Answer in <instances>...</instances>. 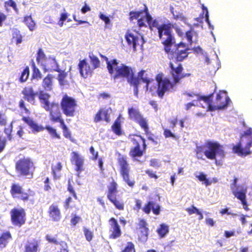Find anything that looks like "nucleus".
<instances>
[{"label": "nucleus", "instance_id": "nucleus-1", "mask_svg": "<svg viewBox=\"0 0 252 252\" xmlns=\"http://www.w3.org/2000/svg\"><path fill=\"white\" fill-rule=\"evenodd\" d=\"M107 68L114 80L120 78H126L127 83L136 78L134 72L131 67L124 63H120L116 59L109 60L105 57Z\"/></svg>", "mask_w": 252, "mask_h": 252}, {"label": "nucleus", "instance_id": "nucleus-2", "mask_svg": "<svg viewBox=\"0 0 252 252\" xmlns=\"http://www.w3.org/2000/svg\"><path fill=\"white\" fill-rule=\"evenodd\" d=\"M213 94H211L207 96H198V99L200 100H203L205 105H201L204 107H207L210 111L213 112L217 110H223L226 108L230 102L231 100L227 95V92L225 91H220L217 94L216 98V105L212 104Z\"/></svg>", "mask_w": 252, "mask_h": 252}, {"label": "nucleus", "instance_id": "nucleus-3", "mask_svg": "<svg viewBox=\"0 0 252 252\" xmlns=\"http://www.w3.org/2000/svg\"><path fill=\"white\" fill-rule=\"evenodd\" d=\"M196 153L197 158H199V154L204 153L207 158L215 159L216 164H219L217 157L222 159L225 156L223 146L217 142L212 141H208L204 146H197Z\"/></svg>", "mask_w": 252, "mask_h": 252}, {"label": "nucleus", "instance_id": "nucleus-4", "mask_svg": "<svg viewBox=\"0 0 252 252\" xmlns=\"http://www.w3.org/2000/svg\"><path fill=\"white\" fill-rule=\"evenodd\" d=\"M252 146V128H249L241 136V140L236 145H233L232 150L234 153L242 157H245L251 153Z\"/></svg>", "mask_w": 252, "mask_h": 252}, {"label": "nucleus", "instance_id": "nucleus-5", "mask_svg": "<svg viewBox=\"0 0 252 252\" xmlns=\"http://www.w3.org/2000/svg\"><path fill=\"white\" fill-rule=\"evenodd\" d=\"M128 113L130 119L138 123L144 130L148 136V139L157 144V142L155 141L152 136L149 135V126L146 119L143 117L138 110L133 107L128 108Z\"/></svg>", "mask_w": 252, "mask_h": 252}, {"label": "nucleus", "instance_id": "nucleus-6", "mask_svg": "<svg viewBox=\"0 0 252 252\" xmlns=\"http://www.w3.org/2000/svg\"><path fill=\"white\" fill-rule=\"evenodd\" d=\"M33 163L29 158H20L17 161V171L19 176H25L27 179L33 177V171L32 170Z\"/></svg>", "mask_w": 252, "mask_h": 252}, {"label": "nucleus", "instance_id": "nucleus-7", "mask_svg": "<svg viewBox=\"0 0 252 252\" xmlns=\"http://www.w3.org/2000/svg\"><path fill=\"white\" fill-rule=\"evenodd\" d=\"M156 80L158 83L157 93L158 96L160 98H162L164 94L174 86V84L168 78L164 77L162 73L158 74L156 77Z\"/></svg>", "mask_w": 252, "mask_h": 252}, {"label": "nucleus", "instance_id": "nucleus-8", "mask_svg": "<svg viewBox=\"0 0 252 252\" xmlns=\"http://www.w3.org/2000/svg\"><path fill=\"white\" fill-rule=\"evenodd\" d=\"M76 105L75 100L66 94L63 96L61 102L63 112L67 117L74 116Z\"/></svg>", "mask_w": 252, "mask_h": 252}, {"label": "nucleus", "instance_id": "nucleus-9", "mask_svg": "<svg viewBox=\"0 0 252 252\" xmlns=\"http://www.w3.org/2000/svg\"><path fill=\"white\" fill-rule=\"evenodd\" d=\"M118 162L121 166V174L123 177L124 181L129 187H133L134 182L130 181L129 179V169L126 158L123 157H120L118 158Z\"/></svg>", "mask_w": 252, "mask_h": 252}, {"label": "nucleus", "instance_id": "nucleus-10", "mask_svg": "<svg viewBox=\"0 0 252 252\" xmlns=\"http://www.w3.org/2000/svg\"><path fill=\"white\" fill-rule=\"evenodd\" d=\"M71 156V162L75 165V170L77 172V176L79 177L80 173L84 170V158L76 152H72Z\"/></svg>", "mask_w": 252, "mask_h": 252}, {"label": "nucleus", "instance_id": "nucleus-11", "mask_svg": "<svg viewBox=\"0 0 252 252\" xmlns=\"http://www.w3.org/2000/svg\"><path fill=\"white\" fill-rule=\"evenodd\" d=\"M130 19L137 20V25L140 29L143 28H147V25L146 23V13H145L144 9L137 11H130L129 12Z\"/></svg>", "mask_w": 252, "mask_h": 252}, {"label": "nucleus", "instance_id": "nucleus-12", "mask_svg": "<svg viewBox=\"0 0 252 252\" xmlns=\"http://www.w3.org/2000/svg\"><path fill=\"white\" fill-rule=\"evenodd\" d=\"M139 36L142 40V44H143V36L137 32L128 31L125 35L127 44L128 45H132L134 50H136L137 45L139 44Z\"/></svg>", "mask_w": 252, "mask_h": 252}, {"label": "nucleus", "instance_id": "nucleus-13", "mask_svg": "<svg viewBox=\"0 0 252 252\" xmlns=\"http://www.w3.org/2000/svg\"><path fill=\"white\" fill-rule=\"evenodd\" d=\"M47 111L50 112V119L54 123L59 122L61 124L62 121L64 120L62 118L61 113L60 111L59 104L53 102L51 104V107L49 110Z\"/></svg>", "mask_w": 252, "mask_h": 252}, {"label": "nucleus", "instance_id": "nucleus-14", "mask_svg": "<svg viewBox=\"0 0 252 252\" xmlns=\"http://www.w3.org/2000/svg\"><path fill=\"white\" fill-rule=\"evenodd\" d=\"M45 72L48 71H59V65L54 56H49L45 62L41 63Z\"/></svg>", "mask_w": 252, "mask_h": 252}, {"label": "nucleus", "instance_id": "nucleus-15", "mask_svg": "<svg viewBox=\"0 0 252 252\" xmlns=\"http://www.w3.org/2000/svg\"><path fill=\"white\" fill-rule=\"evenodd\" d=\"M170 67L171 68L170 72L175 83H178L183 77L189 75V74H188L185 76L182 74L183 67L181 63H178L177 66H175L172 63H170Z\"/></svg>", "mask_w": 252, "mask_h": 252}, {"label": "nucleus", "instance_id": "nucleus-16", "mask_svg": "<svg viewBox=\"0 0 252 252\" xmlns=\"http://www.w3.org/2000/svg\"><path fill=\"white\" fill-rule=\"evenodd\" d=\"M142 210L147 214H149L151 210H152L153 213L155 215H158L160 212V206L154 201H149L145 204Z\"/></svg>", "mask_w": 252, "mask_h": 252}, {"label": "nucleus", "instance_id": "nucleus-17", "mask_svg": "<svg viewBox=\"0 0 252 252\" xmlns=\"http://www.w3.org/2000/svg\"><path fill=\"white\" fill-rule=\"evenodd\" d=\"M78 66L80 73L84 78H86L88 75L91 74L94 70L85 60L80 61Z\"/></svg>", "mask_w": 252, "mask_h": 252}, {"label": "nucleus", "instance_id": "nucleus-18", "mask_svg": "<svg viewBox=\"0 0 252 252\" xmlns=\"http://www.w3.org/2000/svg\"><path fill=\"white\" fill-rule=\"evenodd\" d=\"M173 28L174 25L170 23L161 24L158 31L159 38L162 39L163 35L167 36L171 34L172 29Z\"/></svg>", "mask_w": 252, "mask_h": 252}, {"label": "nucleus", "instance_id": "nucleus-19", "mask_svg": "<svg viewBox=\"0 0 252 252\" xmlns=\"http://www.w3.org/2000/svg\"><path fill=\"white\" fill-rule=\"evenodd\" d=\"M109 222H110L111 228L113 229L112 233L110 237L113 239H116L121 235V230L120 225L117 220L114 218H111L109 220Z\"/></svg>", "mask_w": 252, "mask_h": 252}, {"label": "nucleus", "instance_id": "nucleus-20", "mask_svg": "<svg viewBox=\"0 0 252 252\" xmlns=\"http://www.w3.org/2000/svg\"><path fill=\"white\" fill-rule=\"evenodd\" d=\"M144 11L146 13V20L147 23L151 30H153L154 27L156 28L158 30V28L160 27L158 21L155 19L154 20L151 15L149 13L148 8L146 5H144Z\"/></svg>", "mask_w": 252, "mask_h": 252}, {"label": "nucleus", "instance_id": "nucleus-21", "mask_svg": "<svg viewBox=\"0 0 252 252\" xmlns=\"http://www.w3.org/2000/svg\"><path fill=\"white\" fill-rule=\"evenodd\" d=\"M50 97V95L43 92H40L38 95V98L40 102L42 105V107L45 110H49L51 107V104L49 101V99Z\"/></svg>", "mask_w": 252, "mask_h": 252}, {"label": "nucleus", "instance_id": "nucleus-22", "mask_svg": "<svg viewBox=\"0 0 252 252\" xmlns=\"http://www.w3.org/2000/svg\"><path fill=\"white\" fill-rule=\"evenodd\" d=\"M22 120L31 127L34 132H37L43 129V127L41 126H39L29 117H23Z\"/></svg>", "mask_w": 252, "mask_h": 252}, {"label": "nucleus", "instance_id": "nucleus-23", "mask_svg": "<svg viewBox=\"0 0 252 252\" xmlns=\"http://www.w3.org/2000/svg\"><path fill=\"white\" fill-rule=\"evenodd\" d=\"M238 179L235 178L233 180V182L230 185V188L232 190V193L234 196H237L241 193L247 192V189L244 186H238L237 185Z\"/></svg>", "mask_w": 252, "mask_h": 252}, {"label": "nucleus", "instance_id": "nucleus-24", "mask_svg": "<svg viewBox=\"0 0 252 252\" xmlns=\"http://www.w3.org/2000/svg\"><path fill=\"white\" fill-rule=\"evenodd\" d=\"M49 216L54 221H59L61 218L60 210L57 205L52 204L49 209Z\"/></svg>", "mask_w": 252, "mask_h": 252}, {"label": "nucleus", "instance_id": "nucleus-25", "mask_svg": "<svg viewBox=\"0 0 252 252\" xmlns=\"http://www.w3.org/2000/svg\"><path fill=\"white\" fill-rule=\"evenodd\" d=\"M162 43L164 46V50L166 53L172 52L171 47L175 43V40L172 34L167 35L166 39L163 41Z\"/></svg>", "mask_w": 252, "mask_h": 252}, {"label": "nucleus", "instance_id": "nucleus-26", "mask_svg": "<svg viewBox=\"0 0 252 252\" xmlns=\"http://www.w3.org/2000/svg\"><path fill=\"white\" fill-rule=\"evenodd\" d=\"M189 48H187L185 50H177L175 53H173V56H175V59L178 62L183 61L186 58L188 57L189 54L188 51L189 50Z\"/></svg>", "mask_w": 252, "mask_h": 252}, {"label": "nucleus", "instance_id": "nucleus-27", "mask_svg": "<svg viewBox=\"0 0 252 252\" xmlns=\"http://www.w3.org/2000/svg\"><path fill=\"white\" fill-rule=\"evenodd\" d=\"M26 221V213L24 209H17V226H21Z\"/></svg>", "mask_w": 252, "mask_h": 252}, {"label": "nucleus", "instance_id": "nucleus-28", "mask_svg": "<svg viewBox=\"0 0 252 252\" xmlns=\"http://www.w3.org/2000/svg\"><path fill=\"white\" fill-rule=\"evenodd\" d=\"M143 154V151L140 149V144L136 142V146L132 148L130 151L129 155L131 157L133 158L135 160L140 161V160L136 159L137 157H140Z\"/></svg>", "mask_w": 252, "mask_h": 252}, {"label": "nucleus", "instance_id": "nucleus-29", "mask_svg": "<svg viewBox=\"0 0 252 252\" xmlns=\"http://www.w3.org/2000/svg\"><path fill=\"white\" fill-rule=\"evenodd\" d=\"M111 128L113 132L117 135L120 136L122 135L123 130L122 129L121 122L119 117L117 118L115 121Z\"/></svg>", "mask_w": 252, "mask_h": 252}, {"label": "nucleus", "instance_id": "nucleus-30", "mask_svg": "<svg viewBox=\"0 0 252 252\" xmlns=\"http://www.w3.org/2000/svg\"><path fill=\"white\" fill-rule=\"evenodd\" d=\"M53 75L51 74H48L45 77L42 82V86L44 89L47 91H50L52 89L53 86Z\"/></svg>", "mask_w": 252, "mask_h": 252}, {"label": "nucleus", "instance_id": "nucleus-31", "mask_svg": "<svg viewBox=\"0 0 252 252\" xmlns=\"http://www.w3.org/2000/svg\"><path fill=\"white\" fill-rule=\"evenodd\" d=\"M195 177L200 182H202L206 186H210L211 182L207 178V175L203 172H196L194 173Z\"/></svg>", "mask_w": 252, "mask_h": 252}, {"label": "nucleus", "instance_id": "nucleus-32", "mask_svg": "<svg viewBox=\"0 0 252 252\" xmlns=\"http://www.w3.org/2000/svg\"><path fill=\"white\" fill-rule=\"evenodd\" d=\"M11 238L9 232H2L0 231V249L5 247L8 240Z\"/></svg>", "mask_w": 252, "mask_h": 252}, {"label": "nucleus", "instance_id": "nucleus-33", "mask_svg": "<svg viewBox=\"0 0 252 252\" xmlns=\"http://www.w3.org/2000/svg\"><path fill=\"white\" fill-rule=\"evenodd\" d=\"M37 242H28L25 245V252H37L38 248Z\"/></svg>", "mask_w": 252, "mask_h": 252}, {"label": "nucleus", "instance_id": "nucleus-34", "mask_svg": "<svg viewBox=\"0 0 252 252\" xmlns=\"http://www.w3.org/2000/svg\"><path fill=\"white\" fill-rule=\"evenodd\" d=\"M29 196L27 193L23 191L22 188L17 184V198L25 201L28 200Z\"/></svg>", "mask_w": 252, "mask_h": 252}, {"label": "nucleus", "instance_id": "nucleus-35", "mask_svg": "<svg viewBox=\"0 0 252 252\" xmlns=\"http://www.w3.org/2000/svg\"><path fill=\"white\" fill-rule=\"evenodd\" d=\"M117 184L115 182H112L110 187L108 188V192L107 194L108 199L113 198V197L116 196Z\"/></svg>", "mask_w": 252, "mask_h": 252}, {"label": "nucleus", "instance_id": "nucleus-36", "mask_svg": "<svg viewBox=\"0 0 252 252\" xmlns=\"http://www.w3.org/2000/svg\"><path fill=\"white\" fill-rule=\"evenodd\" d=\"M157 231L160 238H164L169 232V227L165 223H162Z\"/></svg>", "mask_w": 252, "mask_h": 252}, {"label": "nucleus", "instance_id": "nucleus-37", "mask_svg": "<svg viewBox=\"0 0 252 252\" xmlns=\"http://www.w3.org/2000/svg\"><path fill=\"white\" fill-rule=\"evenodd\" d=\"M186 210L188 212L189 215L193 214H196L198 215L199 220H201L203 219V216L201 212L194 205H192L190 208H187Z\"/></svg>", "mask_w": 252, "mask_h": 252}, {"label": "nucleus", "instance_id": "nucleus-38", "mask_svg": "<svg viewBox=\"0 0 252 252\" xmlns=\"http://www.w3.org/2000/svg\"><path fill=\"white\" fill-rule=\"evenodd\" d=\"M32 80H39L42 78V74L39 69L36 67L34 63L32 64Z\"/></svg>", "mask_w": 252, "mask_h": 252}, {"label": "nucleus", "instance_id": "nucleus-39", "mask_svg": "<svg viewBox=\"0 0 252 252\" xmlns=\"http://www.w3.org/2000/svg\"><path fill=\"white\" fill-rule=\"evenodd\" d=\"M246 193L247 192H244L243 193H241L239 195L235 196V197L241 201L244 209L246 211H248L249 210V208L247 201L246 200Z\"/></svg>", "mask_w": 252, "mask_h": 252}, {"label": "nucleus", "instance_id": "nucleus-40", "mask_svg": "<svg viewBox=\"0 0 252 252\" xmlns=\"http://www.w3.org/2000/svg\"><path fill=\"white\" fill-rule=\"evenodd\" d=\"M140 233L139 235V239L143 243L147 241L148 236V228H143L140 229Z\"/></svg>", "mask_w": 252, "mask_h": 252}, {"label": "nucleus", "instance_id": "nucleus-41", "mask_svg": "<svg viewBox=\"0 0 252 252\" xmlns=\"http://www.w3.org/2000/svg\"><path fill=\"white\" fill-rule=\"evenodd\" d=\"M24 21L30 31H32L34 29L35 23L31 16L25 17Z\"/></svg>", "mask_w": 252, "mask_h": 252}, {"label": "nucleus", "instance_id": "nucleus-42", "mask_svg": "<svg viewBox=\"0 0 252 252\" xmlns=\"http://www.w3.org/2000/svg\"><path fill=\"white\" fill-rule=\"evenodd\" d=\"M128 83H129L130 86H133L134 94L137 96L138 94V87L140 84L139 79L136 77L131 81L128 82Z\"/></svg>", "mask_w": 252, "mask_h": 252}, {"label": "nucleus", "instance_id": "nucleus-43", "mask_svg": "<svg viewBox=\"0 0 252 252\" xmlns=\"http://www.w3.org/2000/svg\"><path fill=\"white\" fill-rule=\"evenodd\" d=\"M48 57H47L43 50L39 48L37 52L36 61L38 63L45 62Z\"/></svg>", "mask_w": 252, "mask_h": 252}, {"label": "nucleus", "instance_id": "nucleus-44", "mask_svg": "<svg viewBox=\"0 0 252 252\" xmlns=\"http://www.w3.org/2000/svg\"><path fill=\"white\" fill-rule=\"evenodd\" d=\"M30 75V69L28 66H26L23 71L19 78V81L21 83L25 82L29 78Z\"/></svg>", "mask_w": 252, "mask_h": 252}, {"label": "nucleus", "instance_id": "nucleus-45", "mask_svg": "<svg viewBox=\"0 0 252 252\" xmlns=\"http://www.w3.org/2000/svg\"><path fill=\"white\" fill-rule=\"evenodd\" d=\"M89 57L91 60V64L93 65V69L98 67L100 65V61L98 58L93 54H90Z\"/></svg>", "mask_w": 252, "mask_h": 252}, {"label": "nucleus", "instance_id": "nucleus-46", "mask_svg": "<svg viewBox=\"0 0 252 252\" xmlns=\"http://www.w3.org/2000/svg\"><path fill=\"white\" fill-rule=\"evenodd\" d=\"M108 199L114 205L117 209L120 210L124 209V204L117 200L116 196L113 197V198Z\"/></svg>", "mask_w": 252, "mask_h": 252}, {"label": "nucleus", "instance_id": "nucleus-47", "mask_svg": "<svg viewBox=\"0 0 252 252\" xmlns=\"http://www.w3.org/2000/svg\"><path fill=\"white\" fill-rule=\"evenodd\" d=\"M46 129H47V130L52 136V137L57 138L58 139H60V136L59 134L57 133L55 128L51 126H46Z\"/></svg>", "mask_w": 252, "mask_h": 252}, {"label": "nucleus", "instance_id": "nucleus-48", "mask_svg": "<svg viewBox=\"0 0 252 252\" xmlns=\"http://www.w3.org/2000/svg\"><path fill=\"white\" fill-rule=\"evenodd\" d=\"M61 127L63 129V135L66 138H69L71 136V134L68 127L66 126L64 121H62L61 124H60Z\"/></svg>", "mask_w": 252, "mask_h": 252}, {"label": "nucleus", "instance_id": "nucleus-49", "mask_svg": "<svg viewBox=\"0 0 252 252\" xmlns=\"http://www.w3.org/2000/svg\"><path fill=\"white\" fill-rule=\"evenodd\" d=\"M19 106L22 114H30L29 110L26 107L25 102L23 100H21L19 103Z\"/></svg>", "mask_w": 252, "mask_h": 252}, {"label": "nucleus", "instance_id": "nucleus-50", "mask_svg": "<svg viewBox=\"0 0 252 252\" xmlns=\"http://www.w3.org/2000/svg\"><path fill=\"white\" fill-rule=\"evenodd\" d=\"M83 231L86 240L90 242L93 237V232L85 227H84Z\"/></svg>", "mask_w": 252, "mask_h": 252}, {"label": "nucleus", "instance_id": "nucleus-51", "mask_svg": "<svg viewBox=\"0 0 252 252\" xmlns=\"http://www.w3.org/2000/svg\"><path fill=\"white\" fill-rule=\"evenodd\" d=\"M121 252H135L134 245L132 242H128Z\"/></svg>", "mask_w": 252, "mask_h": 252}, {"label": "nucleus", "instance_id": "nucleus-52", "mask_svg": "<svg viewBox=\"0 0 252 252\" xmlns=\"http://www.w3.org/2000/svg\"><path fill=\"white\" fill-rule=\"evenodd\" d=\"M99 17L101 20H102L105 23L106 26L110 24L111 20L110 18L108 16L105 15L104 14L102 13H100L99 15Z\"/></svg>", "mask_w": 252, "mask_h": 252}, {"label": "nucleus", "instance_id": "nucleus-53", "mask_svg": "<svg viewBox=\"0 0 252 252\" xmlns=\"http://www.w3.org/2000/svg\"><path fill=\"white\" fill-rule=\"evenodd\" d=\"M35 93L32 87H26L22 91V94H24V98L27 96L28 95H31V94Z\"/></svg>", "mask_w": 252, "mask_h": 252}, {"label": "nucleus", "instance_id": "nucleus-54", "mask_svg": "<svg viewBox=\"0 0 252 252\" xmlns=\"http://www.w3.org/2000/svg\"><path fill=\"white\" fill-rule=\"evenodd\" d=\"M5 7L7 10H10V9L12 8L14 10H16V4L15 2L10 0L5 2Z\"/></svg>", "mask_w": 252, "mask_h": 252}, {"label": "nucleus", "instance_id": "nucleus-55", "mask_svg": "<svg viewBox=\"0 0 252 252\" xmlns=\"http://www.w3.org/2000/svg\"><path fill=\"white\" fill-rule=\"evenodd\" d=\"M37 93L35 92L32 94H31V95H28L27 96L24 97V98L31 103L34 104L35 102V97L36 95H37Z\"/></svg>", "mask_w": 252, "mask_h": 252}, {"label": "nucleus", "instance_id": "nucleus-56", "mask_svg": "<svg viewBox=\"0 0 252 252\" xmlns=\"http://www.w3.org/2000/svg\"><path fill=\"white\" fill-rule=\"evenodd\" d=\"M59 72L58 75V80L60 83H62L63 81L64 80V78L66 77V73L64 72L63 70H62L61 69H60L59 71H57Z\"/></svg>", "mask_w": 252, "mask_h": 252}, {"label": "nucleus", "instance_id": "nucleus-57", "mask_svg": "<svg viewBox=\"0 0 252 252\" xmlns=\"http://www.w3.org/2000/svg\"><path fill=\"white\" fill-rule=\"evenodd\" d=\"M46 239L49 243H53L56 245L59 244V242L58 241L56 238L54 237H52L50 235H47L46 236Z\"/></svg>", "mask_w": 252, "mask_h": 252}, {"label": "nucleus", "instance_id": "nucleus-58", "mask_svg": "<svg viewBox=\"0 0 252 252\" xmlns=\"http://www.w3.org/2000/svg\"><path fill=\"white\" fill-rule=\"evenodd\" d=\"M6 143V139L5 137L0 135V153L4 149Z\"/></svg>", "mask_w": 252, "mask_h": 252}, {"label": "nucleus", "instance_id": "nucleus-59", "mask_svg": "<svg viewBox=\"0 0 252 252\" xmlns=\"http://www.w3.org/2000/svg\"><path fill=\"white\" fill-rule=\"evenodd\" d=\"M150 165L154 168H157L160 166V163L157 159H152L150 161Z\"/></svg>", "mask_w": 252, "mask_h": 252}, {"label": "nucleus", "instance_id": "nucleus-60", "mask_svg": "<svg viewBox=\"0 0 252 252\" xmlns=\"http://www.w3.org/2000/svg\"><path fill=\"white\" fill-rule=\"evenodd\" d=\"M164 135L165 137H173V138H175V135L174 133H173L169 129H164Z\"/></svg>", "mask_w": 252, "mask_h": 252}, {"label": "nucleus", "instance_id": "nucleus-61", "mask_svg": "<svg viewBox=\"0 0 252 252\" xmlns=\"http://www.w3.org/2000/svg\"><path fill=\"white\" fill-rule=\"evenodd\" d=\"M104 111H102L100 110L95 115V118H94V122L95 123H97L98 122H100L102 120L101 117V114H103V112Z\"/></svg>", "mask_w": 252, "mask_h": 252}, {"label": "nucleus", "instance_id": "nucleus-62", "mask_svg": "<svg viewBox=\"0 0 252 252\" xmlns=\"http://www.w3.org/2000/svg\"><path fill=\"white\" fill-rule=\"evenodd\" d=\"M81 218L79 216L75 215L70 220L72 225L75 226L80 220Z\"/></svg>", "mask_w": 252, "mask_h": 252}, {"label": "nucleus", "instance_id": "nucleus-63", "mask_svg": "<svg viewBox=\"0 0 252 252\" xmlns=\"http://www.w3.org/2000/svg\"><path fill=\"white\" fill-rule=\"evenodd\" d=\"M186 38L188 42L191 44L192 42V34L190 31H188L186 33Z\"/></svg>", "mask_w": 252, "mask_h": 252}, {"label": "nucleus", "instance_id": "nucleus-64", "mask_svg": "<svg viewBox=\"0 0 252 252\" xmlns=\"http://www.w3.org/2000/svg\"><path fill=\"white\" fill-rule=\"evenodd\" d=\"M11 220L14 224L16 223V209H13L11 211Z\"/></svg>", "mask_w": 252, "mask_h": 252}]
</instances>
